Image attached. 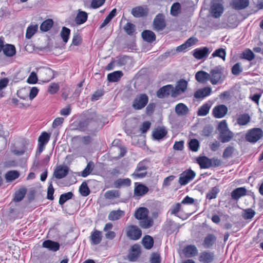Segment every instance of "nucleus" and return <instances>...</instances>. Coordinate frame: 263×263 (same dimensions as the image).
<instances>
[{"instance_id": "obj_1", "label": "nucleus", "mask_w": 263, "mask_h": 263, "mask_svg": "<svg viewBox=\"0 0 263 263\" xmlns=\"http://www.w3.org/2000/svg\"><path fill=\"white\" fill-rule=\"evenodd\" d=\"M75 129L82 132H87L95 135L103 126L101 116L96 112L87 111L84 113L78 121L73 123Z\"/></svg>"}, {"instance_id": "obj_2", "label": "nucleus", "mask_w": 263, "mask_h": 263, "mask_svg": "<svg viewBox=\"0 0 263 263\" xmlns=\"http://www.w3.org/2000/svg\"><path fill=\"white\" fill-rule=\"evenodd\" d=\"M148 100L149 98L146 93L137 95L133 102L132 107L135 110L142 109L147 105Z\"/></svg>"}, {"instance_id": "obj_3", "label": "nucleus", "mask_w": 263, "mask_h": 263, "mask_svg": "<svg viewBox=\"0 0 263 263\" xmlns=\"http://www.w3.org/2000/svg\"><path fill=\"white\" fill-rule=\"evenodd\" d=\"M263 132L259 128H254L249 130L246 135L247 141L251 143H255L261 138Z\"/></svg>"}, {"instance_id": "obj_4", "label": "nucleus", "mask_w": 263, "mask_h": 263, "mask_svg": "<svg viewBox=\"0 0 263 263\" xmlns=\"http://www.w3.org/2000/svg\"><path fill=\"white\" fill-rule=\"evenodd\" d=\"M196 173L191 168L183 171L179 175L178 182L181 185H185L195 177Z\"/></svg>"}, {"instance_id": "obj_5", "label": "nucleus", "mask_w": 263, "mask_h": 263, "mask_svg": "<svg viewBox=\"0 0 263 263\" xmlns=\"http://www.w3.org/2000/svg\"><path fill=\"white\" fill-rule=\"evenodd\" d=\"M222 0H212L211 6V13L214 18L219 17L223 12Z\"/></svg>"}, {"instance_id": "obj_6", "label": "nucleus", "mask_w": 263, "mask_h": 263, "mask_svg": "<svg viewBox=\"0 0 263 263\" xmlns=\"http://www.w3.org/2000/svg\"><path fill=\"white\" fill-rule=\"evenodd\" d=\"M174 87L172 84H167L160 87L156 92V96L159 99H163L168 97L170 95L173 98Z\"/></svg>"}, {"instance_id": "obj_7", "label": "nucleus", "mask_w": 263, "mask_h": 263, "mask_svg": "<svg viewBox=\"0 0 263 263\" xmlns=\"http://www.w3.org/2000/svg\"><path fill=\"white\" fill-rule=\"evenodd\" d=\"M165 15L162 13L156 15L153 21L154 29L157 31L163 30L166 27Z\"/></svg>"}, {"instance_id": "obj_8", "label": "nucleus", "mask_w": 263, "mask_h": 263, "mask_svg": "<svg viewBox=\"0 0 263 263\" xmlns=\"http://www.w3.org/2000/svg\"><path fill=\"white\" fill-rule=\"evenodd\" d=\"M142 234V231L136 225H131L127 228L126 235L132 240H138Z\"/></svg>"}, {"instance_id": "obj_9", "label": "nucleus", "mask_w": 263, "mask_h": 263, "mask_svg": "<svg viewBox=\"0 0 263 263\" xmlns=\"http://www.w3.org/2000/svg\"><path fill=\"white\" fill-rule=\"evenodd\" d=\"M141 253L140 246L138 244H135L131 247L130 251L127 255V259L130 262H135L140 257Z\"/></svg>"}, {"instance_id": "obj_10", "label": "nucleus", "mask_w": 263, "mask_h": 263, "mask_svg": "<svg viewBox=\"0 0 263 263\" xmlns=\"http://www.w3.org/2000/svg\"><path fill=\"white\" fill-rule=\"evenodd\" d=\"M132 14L136 18L144 17L148 13L147 6H139L134 7L131 11Z\"/></svg>"}, {"instance_id": "obj_11", "label": "nucleus", "mask_w": 263, "mask_h": 263, "mask_svg": "<svg viewBox=\"0 0 263 263\" xmlns=\"http://www.w3.org/2000/svg\"><path fill=\"white\" fill-rule=\"evenodd\" d=\"M228 107L223 104L215 106L212 110V115L215 118H222L228 112Z\"/></svg>"}, {"instance_id": "obj_12", "label": "nucleus", "mask_w": 263, "mask_h": 263, "mask_svg": "<svg viewBox=\"0 0 263 263\" xmlns=\"http://www.w3.org/2000/svg\"><path fill=\"white\" fill-rule=\"evenodd\" d=\"M187 81L184 79H180L174 88V92L173 96L177 97L179 95L184 92L187 87Z\"/></svg>"}, {"instance_id": "obj_13", "label": "nucleus", "mask_w": 263, "mask_h": 263, "mask_svg": "<svg viewBox=\"0 0 263 263\" xmlns=\"http://www.w3.org/2000/svg\"><path fill=\"white\" fill-rule=\"evenodd\" d=\"M193 55L195 58L197 60H201L203 58L208 57L210 51L209 49L206 47H202L196 48L193 50Z\"/></svg>"}, {"instance_id": "obj_14", "label": "nucleus", "mask_w": 263, "mask_h": 263, "mask_svg": "<svg viewBox=\"0 0 263 263\" xmlns=\"http://www.w3.org/2000/svg\"><path fill=\"white\" fill-rule=\"evenodd\" d=\"M69 167L66 165H60L57 167L54 171L53 176L58 179L66 177L69 173Z\"/></svg>"}, {"instance_id": "obj_15", "label": "nucleus", "mask_w": 263, "mask_h": 263, "mask_svg": "<svg viewBox=\"0 0 263 263\" xmlns=\"http://www.w3.org/2000/svg\"><path fill=\"white\" fill-rule=\"evenodd\" d=\"M196 162L201 169L209 168L212 165V160L205 156L198 157L196 159Z\"/></svg>"}, {"instance_id": "obj_16", "label": "nucleus", "mask_w": 263, "mask_h": 263, "mask_svg": "<svg viewBox=\"0 0 263 263\" xmlns=\"http://www.w3.org/2000/svg\"><path fill=\"white\" fill-rule=\"evenodd\" d=\"M134 189V195L137 196H142L148 192V187L141 183L135 182Z\"/></svg>"}, {"instance_id": "obj_17", "label": "nucleus", "mask_w": 263, "mask_h": 263, "mask_svg": "<svg viewBox=\"0 0 263 263\" xmlns=\"http://www.w3.org/2000/svg\"><path fill=\"white\" fill-rule=\"evenodd\" d=\"M167 134V131L165 127H158L153 132L152 136L154 140L159 141L165 137Z\"/></svg>"}, {"instance_id": "obj_18", "label": "nucleus", "mask_w": 263, "mask_h": 263, "mask_svg": "<svg viewBox=\"0 0 263 263\" xmlns=\"http://www.w3.org/2000/svg\"><path fill=\"white\" fill-rule=\"evenodd\" d=\"M42 246L53 252L58 251L60 248V245L58 242L50 239L45 240L42 243Z\"/></svg>"}, {"instance_id": "obj_19", "label": "nucleus", "mask_w": 263, "mask_h": 263, "mask_svg": "<svg viewBox=\"0 0 263 263\" xmlns=\"http://www.w3.org/2000/svg\"><path fill=\"white\" fill-rule=\"evenodd\" d=\"M211 78H210V82L213 85H216L220 79L222 72L218 66L216 67L214 69H212L210 71Z\"/></svg>"}, {"instance_id": "obj_20", "label": "nucleus", "mask_w": 263, "mask_h": 263, "mask_svg": "<svg viewBox=\"0 0 263 263\" xmlns=\"http://www.w3.org/2000/svg\"><path fill=\"white\" fill-rule=\"evenodd\" d=\"M186 257L190 258L197 255L198 249L195 245H190L186 246L182 250Z\"/></svg>"}, {"instance_id": "obj_21", "label": "nucleus", "mask_w": 263, "mask_h": 263, "mask_svg": "<svg viewBox=\"0 0 263 263\" xmlns=\"http://www.w3.org/2000/svg\"><path fill=\"white\" fill-rule=\"evenodd\" d=\"M216 237L213 234H208L203 240L202 246L204 248H210L216 243Z\"/></svg>"}, {"instance_id": "obj_22", "label": "nucleus", "mask_w": 263, "mask_h": 263, "mask_svg": "<svg viewBox=\"0 0 263 263\" xmlns=\"http://www.w3.org/2000/svg\"><path fill=\"white\" fill-rule=\"evenodd\" d=\"M27 193V189L25 186L20 187L16 191L13 195L12 201L15 202L21 201Z\"/></svg>"}, {"instance_id": "obj_23", "label": "nucleus", "mask_w": 263, "mask_h": 263, "mask_svg": "<svg viewBox=\"0 0 263 263\" xmlns=\"http://www.w3.org/2000/svg\"><path fill=\"white\" fill-rule=\"evenodd\" d=\"M165 230L167 233L171 234L175 231L174 227H176L177 232L179 231L180 226L171 219H167L164 224Z\"/></svg>"}, {"instance_id": "obj_24", "label": "nucleus", "mask_w": 263, "mask_h": 263, "mask_svg": "<svg viewBox=\"0 0 263 263\" xmlns=\"http://www.w3.org/2000/svg\"><path fill=\"white\" fill-rule=\"evenodd\" d=\"M211 92L212 89L210 87H205L204 88L198 89L194 93V97L196 99L203 98L209 96Z\"/></svg>"}, {"instance_id": "obj_25", "label": "nucleus", "mask_w": 263, "mask_h": 263, "mask_svg": "<svg viewBox=\"0 0 263 263\" xmlns=\"http://www.w3.org/2000/svg\"><path fill=\"white\" fill-rule=\"evenodd\" d=\"M143 40L149 43L154 42L156 39V36L154 32L150 30H145L141 33Z\"/></svg>"}, {"instance_id": "obj_26", "label": "nucleus", "mask_w": 263, "mask_h": 263, "mask_svg": "<svg viewBox=\"0 0 263 263\" xmlns=\"http://www.w3.org/2000/svg\"><path fill=\"white\" fill-rule=\"evenodd\" d=\"M250 120L251 118L248 114H240L237 117L235 125L238 124L240 126H245L250 122Z\"/></svg>"}, {"instance_id": "obj_27", "label": "nucleus", "mask_w": 263, "mask_h": 263, "mask_svg": "<svg viewBox=\"0 0 263 263\" xmlns=\"http://www.w3.org/2000/svg\"><path fill=\"white\" fill-rule=\"evenodd\" d=\"M247 194V190L245 187H238L231 192V199L238 200Z\"/></svg>"}, {"instance_id": "obj_28", "label": "nucleus", "mask_w": 263, "mask_h": 263, "mask_svg": "<svg viewBox=\"0 0 263 263\" xmlns=\"http://www.w3.org/2000/svg\"><path fill=\"white\" fill-rule=\"evenodd\" d=\"M176 114L179 116H184L188 114L189 109L184 103H180L177 104L175 108Z\"/></svg>"}, {"instance_id": "obj_29", "label": "nucleus", "mask_w": 263, "mask_h": 263, "mask_svg": "<svg viewBox=\"0 0 263 263\" xmlns=\"http://www.w3.org/2000/svg\"><path fill=\"white\" fill-rule=\"evenodd\" d=\"M2 51L7 57H12L15 55L16 52L15 46L10 44L4 45V47H3Z\"/></svg>"}, {"instance_id": "obj_30", "label": "nucleus", "mask_w": 263, "mask_h": 263, "mask_svg": "<svg viewBox=\"0 0 263 263\" xmlns=\"http://www.w3.org/2000/svg\"><path fill=\"white\" fill-rule=\"evenodd\" d=\"M199 260L204 263H211L214 260V254L211 252L203 251L201 253Z\"/></svg>"}, {"instance_id": "obj_31", "label": "nucleus", "mask_w": 263, "mask_h": 263, "mask_svg": "<svg viewBox=\"0 0 263 263\" xmlns=\"http://www.w3.org/2000/svg\"><path fill=\"white\" fill-rule=\"evenodd\" d=\"M147 169V166L144 165L142 162H140L137 166L136 169L133 174V175L136 176L137 178H142L145 177L147 175V172H144V173H137L139 171H143V170H146Z\"/></svg>"}, {"instance_id": "obj_32", "label": "nucleus", "mask_w": 263, "mask_h": 263, "mask_svg": "<svg viewBox=\"0 0 263 263\" xmlns=\"http://www.w3.org/2000/svg\"><path fill=\"white\" fill-rule=\"evenodd\" d=\"M210 75L203 70L197 72L195 74V79L199 83H203L210 80Z\"/></svg>"}, {"instance_id": "obj_33", "label": "nucleus", "mask_w": 263, "mask_h": 263, "mask_svg": "<svg viewBox=\"0 0 263 263\" xmlns=\"http://www.w3.org/2000/svg\"><path fill=\"white\" fill-rule=\"evenodd\" d=\"M123 76V73L122 71H115L107 74V80L109 82H117L120 80Z\"/></svg>"}, {"instance_id": "obj_34", "label": "nucleus", "mask_w": 263, "mask_h": 263, "mask_svg": "<svg viewBox=\"0 0 263 263\" xmlns=\"http://www.w3.org/2000/svg\"><path fill=\"white\" fill-rule=\"evenodd\" d=\"M148 210L146 208H139L135 212L134 216L136 219L138 220H142L146 218L148 215Z\"/></svg>"}, {"instance_id": "obj_35", "label": "nucleus", "mask_w": 263, "mask_h": 263, "mask_svg": "<svg viewBox=\"0 0 263 263\" xmlns=\"http://www.w3.org/2000/svg\"><path fill=\"white\" fill-rule=\"evenodd\" d=\"M90 240L92 245H96L100 243L102 240L101 232L97 230L92 232Z\"/></svg>"}, {"instance_id": "obj_36", "label": "nucleus", "mask_w": 263, "mask_h": 263, "mask_svg": "<svg viewBox=\"0 0 263 263\" xmlns=\"http://www.w3.org/2000/svg\"><path fill=\"white\" fill-rule=\"evenodd\" d=\"M88 18V14L83 11L79 10L75 18V22L77 25H81L85 23Z\"/></svg>"}, {"instance_id": "obj_37", "label": "nucleus", "mask_w": 263, "mask_h": 263, "mask_svg": "<svg viewBox=\"0 0 263 263\" xmlns=\"http://www.w3.org/2000/svg\"><path fill=\"white\" fill-rule=\"evenodd\" d=\"M142 243L144 248L150 250L154 246V240L152 236L146 235L142 239Z\"/></svg>"}, {"instance_id": "obj_38", "label": "nucleus", "mask_w": 263, "mask_h": 263, "mask_svg": "<svg viewBox=\"0 0 263 263\" xmlns=\"http://www.w3.org/2000/svg\"><path fill=\"white\" fill-rule=\"evenodd\" d=\"M249 0H233V6L235 9H245L249 6Z\"/></svg>"}, {"instance_id": "obj_39", "label": "nucleus", "mask_w": 263, "mask_h": 263, "mask_svg": "<svg viewBox=\"0 0 263 263\" xmlns=\"http://www.w3.org/2000/svg\"><path fill=\"white\" fill-rule=\"evenodd\" d=\"M20 175L17 171H9L6 173L5 178L7 182H11L18 178Z\"/></svg>"}, {"instance_id": "obj_40", "label": "nucleus", "mask_w": 263, "mask_h": 263, "mask_svg": "<svg viewBox=\"0 0 263 263\" xmlns=\"http://www.w3.org/2000/svg\"><path fill=\"white\" fill-rule=\"evenodd\" d=\"M123 29L126 33L130 36H133L136 33V26L131 22L126 23L123 27Z\"/></svg>"}, {"instance_id": "obj_41", "label": "nucleus", "mask_w": 263, "mask_h": 263, "mask_svg": "<svg viewBox=\"0 0 263 263\" xmlns=\"http://www.w3.org/2000/svg\"><path fill=\"white\" fill-rule=\"evenodd\" d=\"M124 214V212L121 210H113L109 213L108 218L111 221L117 220L123 216Z\"/></svg>"}, {"instance_id": "obj_42", "label": "nucleus", "mask_w": 263, "mask_h": 263, "mask_svg": "<svg viewBox=\"0 0 263 263\" xmlns=\"http://www.w3.org/2000/svg\"><path fill=\"white\" fill-rule=\"evenodd\" d=\"M53 25V21L48 18L43 21L40 25V30L43 32L49 31Z\"/></svg>"}, {"instance_id": "obj_43", "label": "nucleus", "mask_w": 263, "mask_h": 263, "mask_svg": "<svg viewBox=\"0 0 263 263\" xmlns=\"http://www.w3.org/2000/svg\"><path fill=\"white\" fill-rule=\"evenodd\" d=\"M181 6L179 2H175L171 7L170 14L173 16H178L180 13Z\"/></svg>"}, {"instance_id": "obj_44", "label": "nucleus", "mask_w": 263, "mask_h": 263, "mask_svg": "<svg viewBox=\"0 0 263 263\" xmlns=\"http://www.w3.org/2000/svg\"><path fill=\"white\" fill-rule=\"evenodd\" d=\"M130 59V57L128 55H123L117 56L116 58V65L118 67H122L125 65L127 63L128 60Z\"/></svg>"}, {"instance_id": "obj_45", "label": "nucleus", "mask_w": 263, "mask_h": 263, "mask_svg": "<svg viewBox=\"0 0 263 263\" xmlns=\"http://www.w3.org/2000/svg\"><path fill=\"white\" fill-rule=\"evenodd\" d=\"M73 196L74 195L72 192H68L61 194L60 196L59 204L63 205L67 201L72 199Z\"/></svg>"}, {"instance_id": "obj_46", "label": "nucleus", "mask_w": 263, "mask_h": 263, "mask_svg": "<svg viewBox=\"0 0 263 263\" xmlns=\"http://www.w3.org/2000/svg\"><path fill=\"white\" fill-rule=\"evenodd\" d=\"M114 184L116 188H120L122 186H129L131 184V180L129 178H119L115 181Z\"/></svg>"}, {"instance_id": "obj_47", "label": "nucleus", "mask_w": 263, "mask_h": 263, "mask_svg": "<svg viewBox=\"0 0 263 263\" xmlns=\"http://www.w3.org/2000/svg\"><path fill=\"white\" fill-rule=\"evenodd\" d=\"M38 25L37 24L29 26L26 30L25 37L27 39H31L32 36L37 32Z\"/></svg>"}, {"instance_id": "obj_48", "label": "nucleus", "mask_w": 263, "mask_h": 263, "mask_svg": "<svg viewBox=\"0 0 263 263\" xmlns=\"http://www.w3.org/2000/svg\"><path fill=\"white\" fill-rule=\"evenodd\" d=\"M211 105L206 103L201 106L197 111V115L198 116H205L207 115L211 107Z\"/></svg>"}, {"instance_id": "obj_49", "label": "nucleus", "mask_w": 263, "mask_h": 263, "mask_svg": "<svg viewBox=\"0 0 263 263\" xmlns=\"http://www.w3.org/2000/svg\"><path fill=\"white\" fill-rule=\"evenodd\" d=\"M189 148L190 151L197 152L200 147L199 141L197 139H192L188 143Z\"/></svg>"}, {"instance_id": "obj_50", "label": "nucleus", "mask_w": 263, "mask_h": 263, "mask_svg": "<svg viewBox=\"0 0 263 263\" xmlns=\"http://www.w3.org/2000/svg\"><path fill=\"white\" fill-rule=\"evenodd\" d=\"M71 30L69 28L66 27H63L60 32V35L63 41L66 43L69 40Z\"/></svg>"}, {"instance_id": "obj_51", "label": "nucleus", "mask_w": 263, "mask_h": 263, "mask_svg": "<svg viewBox=\"0 0 263 263\" xmlns=\"http://www.w3.org/2000/svg\"><path fill=\"white\" fill-rule=\"evenodd\" d=\"M181 208V203H176L172 205L171 209L168 211V212H170L171 215H174L179 218L184 219L180 215L178 214V213L180 211Z\"/></svg>"}, {"instance_id": "obj_52", "label": "nucleus", "mask_w": 263, "mask_h": 263, "mask_svg": "<svg viewBox=\"0 0 263 263\" xmlns=\"http://www.w3.org/2000/svg\"><path fill=\"white\" fill-rule=\"evenodd\" d=\"M50 134L46 132H43L38 138V143L45 145L49 141Z\"/></svg>"}, {"instance_id": "obj_53", "label": "nucleus", "mask_w": 263, "mask_h": 263, "mask_svg": "<svg viewBox=\"0 0 263 263\" xmlns=\"http://www.w3.org/2000/svg\"><path fill=\"white\" fill-rule=\"evenodd\" d=\"M79 191L80 194L84 197L88 196L90 193V189L86 181H84L82 183L79 187Z\"/></svg>"}, {"instance_id": "obj_54", "label": "nucleus", "mask_w": 263, "mask_h": 263, "mask_svg": "<svg viewBox=\"0 0 263 263\" xmlns=\"http://www.w3.org/2000/svg\"><path fill=\"white\" fill-rule=\"evenodd\" d=\"M120 196V192L118 190H108L105 193L104 197L107 199H112L116 198H119Z\"/></svg>"}, {"instance_id": "obj_55", "label": "nucleus", "mask_w": 263, "mask_h": 263, "mask_svg": "<svg viewBox=\"0 0 263 263\" xmlns=\"http://www.w3.org/2000/svg\"><path fill=\"white\" fill-rule=\"evenodd\" d=\"M94 168V164L92 161L89 162L85 168L81 172V176L83 177H87L90 174H91Z\"/></svg>"}, {"instance_id": "obj_56", "label": "nucleus", "mask_w": 263, "mask_h": 263, "mask_svg": "<svg viewBox=\"0 0 263 263\" xmlns=\"http://www.w3.org/2000/svg\"><path fill=\"white\" fill-rule=\"evenodd\" d=\"M226 57V50L223 48H220L217 49H216L212 53V57H219L222 59L223 61L225 60Z\"/></svg>"}, {"instance_id": "obj_57", "label": "nucleus", "mask_w": 263, "mask_h": 263, "mask_svg": "<svg viewBox=\"0 0 263 263\" xmlns=\"http://www.w3.org/2000/svg\"><path fill=\"white\" fill-rule=\"evenodd\" d=\"M140 226L143 229H148L151 227L153 224V220L152 218L147 216L144 219L140 220Z\"/></svg>"}, {"instance_id": "obj_58", "label": "nucleus", "mask_w": 263, "mask_h": 263, "mask_svg": "<svg viewBox=\"0 0 263 263\" xmlns=\"http://www.w3.org/2000/svg\"><path fill=\"white\" fill-rule=\"evenodd\" d=\"M219 192V189L217 186H214L206 195V199L211 200L217 197V194Z\"/></svg>"}, {"instance_id": "obj_59", "label": "nucleus", "mask_w": 263, "mask_h": 263, "mask_svg": "<svg viewBox=\"0 0 263 263\" xmlns=\"http://www.w3.org/2000/svg\"><path fill=\"white\" fill-rule=\"evenodd\" d=\"M255 55L254 53L249 49H247L242 52L241 57L242 59H246L248 61H252L254 59Z\"/></svg>"}, {"instance_id": "obj_60", "label": "nucleus", "mask_w": 263, "mask_h": 263, "mask_svg": "<svg viewBox=\"0 0 263 263\" xmlns=\"http://www.w3.org/2000/svg\"><path fill=\"white\" fill-rule=\"evenodd\" d=\"M54 193V189L53 187L52 181H50L48 183V186L47 189V199L50 200L54 199L53 194Z\"/></svg>"}, {"instance_id": "obj_61", "label": "nucleus", "mask_w": 263, "mask_h": 263, "mask_svg": "<svg viewBox=\"0 0 263 263\" xmlns=\"http://www.w3.org/2000/svg\"><path fill=\"white\" fill-rule=\"evenodd\" d=\"M217 129L220 134H226V132L229 130L226 120H223L220 122Z\"/></svg>"}, {"instance_id": "obj_62", "label": "nucleus", "mask_w": 263, "mask_h": 263, "mask_svg": "<svg viewBox=\"0 0 263 263\" xmlns=\"http://www.w3.org/2000/svg\"><path fill=\"white\" fill-rule=\"evenodd\" d=\"M60 89V86L58 83H51L48 86V92L51 95L56 93Z\"/></svg>"}, {"instance_id": "obj_63", "label": "nucleus", "mask_w": 263, "mask_h": 263, "mask_svg": "<svg viewBox=\"0 0 263 263\" xmlns=\"http://www.w3.org/2000/svg\"><path fill=\"white\" fill-rule=\"evenodd\" d=\"M17 96L21 99L26 100L28 98V94L27 90L25 88H22L17 91Z\"/></svg>"}, {"instance_id": "obj_64", "label": "nucleus", "mask_w": 263, "mask_h": 263, "mask_svg": "<svg viewBox=\"0 0 263 263\" xmlns=\"http://www.w3.org/2000/svg\"><path fill=\"white\" fill-rule=\"evenodd\" d=\"M149 261L150 263H161V258L160 253L157 252L152 253Z\"/></svg>"}]
</instances>
